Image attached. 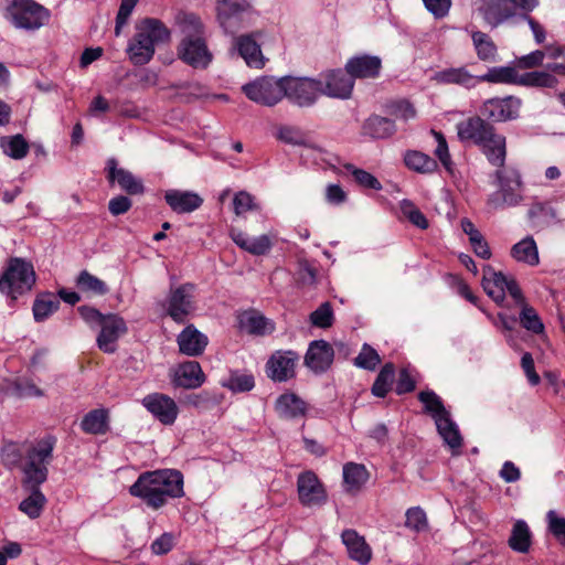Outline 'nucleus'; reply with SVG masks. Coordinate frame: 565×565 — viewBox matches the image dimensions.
Wrapping results in <instances>:
<instances>
[{"label": "nucleus", "instance_id": "f257e3e1", "mask_svg": "<svg viewBox=\"0 0 565 565\" xmlns=\"http://www.w3.org/2000/svg\"><path fill=\"white\" fill-rule=\"evenodd\" d=\"M130 494L142 499L154 510L160 509L169 499L181 498L184 494L183 476L173 469L143 472L130 487Z\"/></svg>", "mask_w": 565, "mask_h": 565}, {"label": "nucleus", "instance_id": "f03ea898", "mask_svg": "<svg viewBox=\"0 0 565 565\" xmlns=\"http://www.w3.org/2000/svg\"><path fill=\"white\" fill-rule=\"evenodd\" d=\"M457 134L461 141L477 145L488 161L502 168L505 161V137L495 131L494 127L480 117H471L457 125Z\"/></svg>", "mask_w": 565, "mask_h": 565}, {"label": "nucleus", "instance_id": "7ed1b4c3", "mask_svg": "<svg viewBox=\"0 0 565 565\" xmlns=\"http://www.w3.org/2000/svg\"><path fill=\"white\" fill-rule=\"evenodd\" d=\"M177 24L182 39L177 47V54L188 65L194 68H205L212 61L201 20L192 13H181L177 18Z\"/></svg>", "mask_w": 565, "mask_h": 565}, {"label": "nucleus", "instance_id": "20e7f679", "mask_svg": "<svg viewBox=\"0 0 565 565\" xmlns=\"http://www.w3.org/2000/svg\"><path fill=\"white\" fill-rule=\"evenodd\" d=\"M135 35L128 44V56L136 65L147 64L153 56L156 47L170 40V30L154 18L140 19L135 26Z\"/></svg>", "mask_w": 565, "mask_h": 565}, {"label": "nucleus", "instance_id": "39448f33", "mask_svg": "<svg viewBox=\"0 0 565 565\" xmlns=\"http://www.w3.org/2000/svg\"><path fill=\"white\" fill-rule=\"evenodd\" d=\"M55 444L56 438L51 435L30 444L21 466L23 488H38L47 480Z\"/></svg>", "mask_w": 565, "mask_h": 565}, {"label": "nucleus", "instance_id": "423d86ee", "mask_svg": "<svg viewBox=\"0 0 565 565\" xmlns=\"http://www.w3.org/2000/svg\"><path fill=\"white\" fill-rule=\"evenodd\" d=\"M50 15V11L34 0H6L4 18L17 29L39 30Z\"/></svg>", "mask_w": 565, "mask_h": 565}, {"label": "nucleus", "instance_id": "0eeeda50", "mask_svg": "<svg viewBox=\"0 0 565 565\" xmlns=\"http://www.w3.org/2000/svg\"><path fill=\"white\" fill-rule=\"evenodd\" d=\"M35 282V273L30 262L13 257L8 262L7 268L0 278V291L10 296L12 300L31 290Z\"/></svg>", "mask_w": 565, "mask_h": 565}, {"label": "nucleus", "instance_id": "6e6552de", "mask_svg": "<svg viewBox=\"0 0 565 565\" xmlns=\"http://www.w3.org/2000/svg\"><path fill=\"white\" fill-rule=\"evenodd\" d=\"M161 307L174 322L183 323L198 309L196 286L191 282L172 286Z\"/></svg>", "mask_w": 565, "mask_h": 565}, {"label": "nucleus", "instance_id": "1a4fd4ad", "mask_svg": "<svg viewBox=\"0 0 565 565\" xmlns=\"http://www.w3.org/2000/svg\"><path fill=\"white\" fill-rule=\"evenodd\" d=\"M216 10L221 26L231 34L245 28L253 15L248 0H217Z\"/></svg>", "mask_w": 565, "mask_h": 565}, {"label": "nucleus", "instance_id": "9d476101", "mask_svg": "<svg viewBox=\"0 0 565 565\" xmlns=\"http://www.w3.org/2000/svg\"><path fill=\"white\" fill-rule=\"evenodd\" d=\"M482 287L486 294L500 306L503 305L507 292L513 301L522 300V291L514 278L507 277L490 266L483 268Z\"/></svg>", "mask_w": 565, "mask_h": 565}, {"label": "nucleus", "instance_id": "9b49d317", "mask_svg": "<svg viewBox=\"0 0 565 565\" xmlns=\"http://www.w3.org/2000/svg\"><path fill=\"white\" fill-rule=\"evenodd\" d=\"M246 96L258 104L273 106L285 97V77H260L243 86Z\"/></svg>", "mask_w": 565, "mask_h": 565}, {"label": "nucleus", "instance_id": "f8f14e48", "mask_svg": "<svg viewBox=\"0 0 565 565\" xmlns=\"http://www.w3.org/2000/svg\"><path fill=\"white\" fill-rule=\"evenodd\" d=\"M323 94V82L307 77H285V97L294 104L311 106Z\"/></svg>", "mask_w": 565, "mask_h": 565}, {"label": "nucleus", "instance_id": "ddd939ff", "mask_svg": "<svg viewBox=\"0 0 565 565\" xmlns=\"http://www.w3.org/2000/svg\"><path fill=\"white\" fill-rule=\"evenodd\" d=\"M498 195L502 206H516L523 200V182L520 172L514 168H501L495 171Z\"/></svg>", "mask_w": 565, "mask_h": 565}, {"label": "nucleus", "instance_id": "4468645a", "mask_svg": "<svg viewBox=\"0 0 565 565\" xmlns=\"http://www.w3.org/2000/svg\"><path fill=\"white\" fill-rule=\"evenodd\" d=\"M297 491L299 501L305 507L322 505L327 501V491L312 471H305L298 476Z\"/></svg>", "mask_w": 565, "mask_h": 565}, {"label": "nucleus", "instance_id": "2eb2a0df", "mask_svg": "<svg viewBox=\"0 0 565 565\" xmlns=\"http://www.w3.org/2000/svg\"><path fill=\"white\" fill-rule=\"evenodd\" d=\"M142 406L161 424L172 425L179 414L173 398L162 393H152L142 398Z\"/></svg>", "mask_w": 565, "mask_h": 565}, {"label": "nucleus", "instance_id": "dca6fc26", "mask_svg": "<svg viewBox=\"0 0 565 565\" xmlns=\"http://www.w3.org/2000/svg\"><path fill=\"white\" fill-rule=\"evenodd\" d=\"M299 356L292 351H276L266 363V373L275 382H286L295 376Z\"/></svg>", "mask_w": 565, "mask_h": 565}, {"label": "nucleus", "instance_id": "f3484780", "mask_svg": "<svg viewBox=\"0 0 565 565\" xmlns=\"http://www.w3.org/2000/svg\"><path fill=\"white\" fill-rule=\"evenodd\" d=\"M521 102L514 97L491 98L483 103L481 114L492 121H507L519 116Z\"/></svg>", "mask_w": 565, "mask_h": 565}, {"label": "nucleus", "instance_id": "a211bd4d", "mask_svg": "<svg viewBox=\"0 0 565 565\" xmlns=\"http://www.w3.org/2000/svg\"><path fill=\"white\" fill-rule=\"evenodd\" d=\"M477 11L492 28L511 18L519 17L505 0H480Z\"/></svg>", "mask_w": 565, "mask_h": 565}, {"label": "nucleus", "instance_id": "6ab92c4d", "mask_svg": "<svg viewBox=\"0 0 565 565\" xmlns=\"http://www.w3.org/2000/svg\"><path fill=\"white\" fill-rule=\"evenodd\" d=\"M341 540L351 559L361 565L369 564L372 558V548L366 543L364 536L360 535L355 530L348 529L342 532Z\"/></svg>", "mask_w": 565, "mask_h": 565}, {"label": "nucleus", "instance_id": "aec40b11", "mask_svg": "<svg viewBox=\"0 0 565 565\" xmlns=\"http://www.w3.org/2000/svg\"><path fill=\"white\" fill-rule=\"evenodd\" d=\"M205 380L201 365L196 361H186L178 365L172 376L174 386L183 388L200 387Z\"/></svg>", "mask_w": 565, "mask_h": 565}, {"label": "nucleus", "instance_id": "412c9836", "mask_svg": "<svg viewBox=\"0 0 565 565\" xmlns=\"http://www.w3.org/2000/svg\"><path fill=\"white\" fill-rule=\"evenodd\" d=\"M177 342L182 354L198 356L203 353L209 340L207 337L200 332L193 324H189L180 332Z\"/></svg>", "mask_w": 565, "mask_h": 565}, {"label": "nucleus", "instance_id": "4be33fe9", "mask_svg": "<svg viewBox=\"0 0 565 565\" xmlns=\"http://www.w3.org/2000/svg\"><path fill=\"white\" fill-rule=\"evenodd\" d=\"M382 67L380 57L359 55L350 58L345 65L347 73L354 78H375Z\"/></svg>", "mask_w": 565, "mask_h": 565}, {"label": "nucleus", "instance_id": "5701e85b", "mask_svg": "<svg viewBox=\"0 0 565 565\" xmlns=\"http://www.w3.org/2000/svg\"><path fill=\"white\" fill-rule=\"evenodd\" d=\"M353 78L342 71H331L324 75L323 94L330 97L348 98L353 89Z\"/></svg>", "mask_w": 565, "mask_h": 565}, {"label": "nucleus", "instance_id": "b1692460", "mask_svg": "<svg viewBox=\"0 0 565 565\" xmlns=\"http://www.w3.org/2000/svg\"><path fill=\"white\" fill-rule=\"evenodd\" d=\"M333 349L326 341H315L310 344L305 362L315 372L327 370L333 361Z\"/></svg>", "mask_w": 565, "mask_h": 565}, {"label": "nucleus", "instance_id": "393cba45", "mask_svg": "<svg viewBox=\"0 0 565 565\" xmlns=\"http://www.w3.org/2000/svg\"><path fill=\"white\" fill-rule=\"evenodd\" d=\"M230 236L239 248L256 256L265 255L273 246L270 237L266 234H263L258 237H249L243 231L232 228Z\"/></svg>", "mask_w": 565, "mask_h": 565}, {"label": "nucleus", "instance_id": "a878e982", "mask_svg": "<svg viewBox=\"0 0 565 565\" xmlns=\"http://www.w3.org/2000/svg\"><path fill=\"white\" fill-rule=\"evenodd\" d=\"M434 79L439 84H455L468 89L480 83V76L471 74L465 66L441 70L435 74Z\"/></svg>", "mask_w": 565, "mask_h": 565}, {"label": "nucleus", "instance_id": "bb28decb", "mask_svg": "<svg viewBox=\"0 0 565 565\" xmlns=\"http://www.w3.org/2000/svg\"><path fill=\"white\" fill-rule=\"evenodd\" d=\"M164 198L169 206L177 213L193 212L203 203L199 194L190 191L170 190L166 192Z\"/></svg>", "mask_w": 565, "mask_h": 565}, {"label": "nucleus", "instance_id": "cd10ccee", "mask_svg": "<svg viewBox=\"0 0 565 565\" xmlns=\"http://www.w3.org/2000/svg\"><path fill=\"white\" fill-rule=\"evenodd\" d=\"M438 434L444 443L450 448L452 455H459L462 447V437L457 424L451 419L450 414L439 417L436 422Z\"/></svg>", "mask_w": 565, "mask_h": 565}, {"label": "nucleus", "instance_id": "c85d7f7f", "mask_svg": "<svg viewBox=\"0 0 565 565\" xmlns=\"http://www.w3.org/2000/svg\"><path fill=\"white\" fill-rule=\"evenodd\" d=\"M108 179L113 183H117L121 190L130 195L139 194L143 191L142 183L129 171L117 168L116 161L113 159L108 160Z\"/></svg>", "mask_w": 565, "mask_h": 565}, {"label": "nucleus", "instance_id": "c756f323", "mask_svg": "<svg viewBox=\"0 0 565 565\" xmlns=\"http://www.w3.org/2000/svg\"><path fill=\"white\" fill-rule=\"evenodd\" d=\"M235 46L248 66L255 68L264 66L260 47L253 35L248 34L236 38Z\"/></svg>", "mask_w": 565, "mask_h": 565}, {"label": "nucleus", "instance_id": "7c9ffc66", "mask_svg": "<svg viewBox=\"0 0 565 565\" xmlns=\"http://www.w3.org/2000/svg\"><path fill=\"white\" fill-rule=\"evenodd\" d=\"M369 471L364 465L348 462L343 466V484L347 492H359L369 480Z\"/></svg>", "mask_w": 565, "mask_h": 565}, {"label": "nucleus", "instance_id": "2f4dec72", "mask_svg": "<svg viewBox=\"0 0 565 565\" xmlns=\"http://www.w3.org/2000/svg\"><path fill=\"white\" fill-rule=\"evenodd\" d=\"M241 329L256 335L269 334L274 331V323L257 311H246L239 316Z\"/></svg>", "mask_w": 565, "mask_h": 565}, {"label": "nucleus", "instance_id": "473e14b6", "mask_svg": "<svg viewBox=\"0 0 565 565\" xmlns=\"http://www.w3.org/2000/svg\"><path fill=\"white\" fill-rule=\"evenodd\" d=\"M276 412L280 417L296 418L306 415L307 404L294 393H285L276 401Z\"/></svg>", "mask_w": 565, "mask_h": 565}, {"label": "nucleus", "instance_id": "72a5a7b5", "mask_svg": "<svg viewBox=\"0 0 565 565\" xmlns=\"http://www.w3.org/2000/svg\"><path fill=\"white\" fill-rule=\"evenodd\" d=\"M511 257L529 266H536L540 263L537 245L532 236H526L511 247Z\"/></svg>", "mask_w": 565, "mask_h": 565}, {"label": "nucleus", "instance_id": "f704fd0d", "mask_svg": "<svg viewBox=\"0 0 565 565\" xmlns=\"http://www.w3.org/2000/svg\"><path fill=\"white\" fill-rule=\"evenodd\" d=\"M77 311L92 329H99L97 344L100 350L106 351V315L90 306H81Z\"/></svg>", "mask_w": 565, "mask_h": 565}, {"label": "nucleus", "instance_id": "c9c22d12", "mask_svg": "<svg viewBox=\"0 0 565 565\" xmlns=\"http://www.w3.org/2000/svg\"><path fill=\"white\" fill-rule=\"evenodd\" d=\"M31 443H15L6 441L1 448V460L2 463L9 468L14 469L23 465V457H26V449Z\"/></svg>", "mask_w": 565, "mask_h": 565}, {"label": "nucleus", "instance_id": "e433bc0d", "mask_svg": "<svg viewBox=\"0 0 565 565\" xmlns=\"http://www.w3.org/2000/svg\"><path fill=\"white\" fill-rule=\"evenodd\" d=\"M508 543L515 552L527 553L530 551L532 544V532L525 521L518 520L513 524Z\"/></svg>", "mask_w": 565, "mask_h": 565}, {"label": "nucleus", "instance_id": "4c0bfd02", "mask_svg": "<svg viewBox=\"0 0 565 565\" xmlns=\"http://www.w3.org/2000/svg\"><path fill=\"white\" fill-rule=\"evenodd\" d=\"M404 162L408 169L423 174L434 173L438 168L434 158L417 150L407 151L404 156Z\"/></svg>", "mask_w": 565, "mask_h": 565}, {"label": "nucleus", "instance_id": "58836bf2", "mask_svg": "<svg viewBox=\"0 0 565 565\" xmlns=\"http://www.w3.org/2000/svg\"><path fill=\"white\" fill-rule=\"evenodd\" d=\"M23 489L29 491L30 494L20 502L19 510L30 519H38L46 504V498L40 487Z\"/></svg>", "mask_w": 565, "mask_h": 565}, {"label": "nucleus", "instance_id": "ea45409f", "mask_svg": "<svg viewBox=\"0 0 565 565\" xmlns=\"http://www.w3.org/2000/svg\"><path fill=\"white\" fill-rule=\"evenodd\" d=\"M514 302L520 307V324L534 334H542L545 328L537 311L529 306L523 297L521 301Z\"/></svg>", "mask_w": 565, "mask_h": 565}, {"label": "nucleus", "instance_id": "a19ab883", "mask_svg": "<svg viewBox=\"0 0 565 565\" xmlns=\"http://www.w3.org/2000/svg\"><path fill=\"white\" fill-rule=\"evenodd\" d=\"M0 148L3 153L14 160L23 159L29 152V143L20 134L0 138Z\"/></svg>", "mask_w": 565, "mask_h": 565}, {"label": "nucleus", "instance_id": "79ce46f5", "mask_svg": "<svg viewBox=\"0 0 565 565\" xmlns=\"http://www.w3.org/2000/svg\"><path fill=\"white\" fill-rule=\"evenodd\" d=\"M471 38L479 60L483 62H494L497 56V46L492 39L481 31L472 32Z\"/></svg>", "mask_w": 565, "mask_h": 565}, {"label": "nucleus", "instance_id": "37998d69", "mask_svg": "<svg viewBox=\"0 0 565 565\" xmlns=\"http://www.w3.org/2000/svg\"><path fill=\"white\" fill-rule=\"evenodd\" d=\"M520 73L512 66H500L490 68L484 75H480V83H501L519 85Z\"/></svg>", "mask_w": 565, "mask_h": 565}, {"label": "nucleus", "instance_id": "c03bdc74", "mask_svg": "<svg viewBox=\"0 0 565 565\" xmlns=\"http://www.w3.org/2000/svg\"><path fill=\"white\" fill-rule=\"evenodd\" d=\"M364 131L373 138H387L394 134L395 125L388 118L372 116L366 120Z\"/></svg>", "mask_w": 565, "mask_h": 565}, {"label": "nucleus", "instance_id": "a18cd8bd", "mask_svg": "<svg viewBox=\"0 0 565 565\" xmlns=\"http://www.w3.org/2000/svg\"><path fill=\"white\" fill-rule=\"evenodd\" d=\"M79 426L85 434H104L106 430V409L97 408L88 412L81 420Z\"/></svg>", "mask_w": 565, "mask_h": 565}, {"label": "nucleus", "instance_id": "49530a36", "mask_svg": "<svg viewBox=\"0 0 565 565\" xmlns=\"http://www.w3.org/2000/svg\"><path fill=\"white\" fill-rule=\"evenodd\" d=\"M60 301L52 295H42L34 300L32 312L36 322L45 321L58 309Z\"/></svg>", "mask_w": 565, "mask_h": 565}, {"label": "nucleus", "instance_id": "de8ad7c7", "mask_svg": "<svg viewBox=\"0 0 565 565\" xmlns=\"http://www.w3.org/2000/svg\"><path fill=\"white\" fill-rule=\"evenodd\" d=\"M418 399L424 404L425 412L429 414L436 422L439 417L450 414L441 398L433 391H422L418 394Z\"/></svg>", "mask_w": 565, "mask_h": 565}, {"label": "nucleus", "instance_id": "09e8293b", "mask_svg": "<svg viewBox=\"0 0 565 565\" xmlns=\"http://www.w3.org/2000/svg\"><path fill=\"white\" fill-rule=\"evenodd\" d=\"M7 393L17 397H42L44 392L29 379H18L8 384Z\"/></svg>", "mask_w": 565, "mask_h": 565}, {"label": "nucleus", "instance_id": "8fccbe9b", "mask_svg": "<svg viewBox=\"0 0 565 565\" xmlns=\"http://www.w3.org/2000/svg\"><path fill=\"white\" fill-rule=\"evenodd\" d=\"M430 135L434 137L436 142V148L434 150V154L439 160L445 170L452 175L455 171V166L451 160V156L449 153L448 143L446 141L445 136L436 130H430Z\"/></svg>", "mask_w": 565, "mask_h": 565}, {"label": "nucleus", "instance_id": "3c124183", "mask_svg": "<svg viewBox=\"0 0 565 565\" xmlns=\"http://www.w3.org/2000/svg\"><path fill=\"white\" fill-rule=\"evenodd\" d=\"M221 384L234 393H243L250 391L255 386V381L252 374L232 372Z\"/></svg>", "mask_w": 565, "mask_h": 565}, {"label": "nucleus", "instance_id": "603ef678", "mask_svg": "<svg viewBox=\"0 0 565 565\" xmlns=\"http://www.w3.org/2000/svg\"><path fill=\"white\" fill-rule=\"evenodd\" d=\"M557 79L548 72H530L520 74L519 85L536 87H554Z\"/></svg>", "mask_w": 565, "mask_h": 565}, {"label": "nucleus", "instance_id": "864d4df0", "mask_svg": "<svg viewBox=\"0 0 565 565\" xmlns=\"http://www.w3.org/2000/svg\"><path fill=\"white\" fill-rule=\"evenodd\" d=\"M76 287L86 294L103 295L105 291V284L99 278L93 276L87 270H82L76 278Z\"/></svg>", "mask_w": 565, "mask_h": 565}, {"label": "nucleus", "instance_id": "5fc2aeb1", "mask_svg": "<svg viewBox=\"0 0 565 565\" xmlns=\"http://www.w3.org/2000/svg\"><path fill=\"white\" fill-rule=\"evenodd\" d=\"M395 374L394 365L385 364L379 373L373 386L372 393L377 397H384L391 388Z\"/></svg>", "mask_w": 565, "mask_h": 565}, {"label": "nucleus", "instance_id": "6e6d98bb", "mask_svg": "<svg viewBox=\"0 0 565 565\" xmlns=\"http://www.w3.org/2000/svg\"><path fill=\"white\" fill-rule=\"evenodd\" d=\"M276 137L278 140L292 146H310L307 135L297 127L281 126L279 127Z\"/></svg>", "mask_w": 565, "mask_h": 565}, {"label": "nucleus", "instance_id": "4d7b16f0", "mask_svg": "<svg viewBox=\"0 0 565 565\" xmlns=\"http://www.w3.org/2000/svg\"><path fill=\"white\" fill-rule=\"evenodd\" d=\"M401 212L403 217L411 222L414 226L426 230L428 227V221L422 211L409 200H403L401 202Z\"/></svg>", "mask_w": 565, "mask_h": 565}, {"label": "nucleus", "instance_id": "13d9d810", "mask_svg": "<svg viewBox=\"0 0 565 565\" xmlns=\"http://www.w3.org/2000/svg\"><path fill=\"white\" fill-rule=\"evenodd\" d=\"M257 210H259V205L250 193L246 191H239L234 195L233 211L236 216H242L246 212Z\"/></svg>", "mask_w": 565, "mask_h": 565}, {"label": "nucleus", "instance_id": "bf43d9fd", "mask_svg": "<svg viewBox=\"0 0 565 565\" xmlns=\"http://www.w3.org/2000/svg\"><path fill=\"white\" fill-rule=\"evenodd\" d=\"M344 168L349 172H351V174L354 178V181L360 186L365 188V189H372V190H381L382 189L380 181L374 175L369 173L367 171L358 169L352 164H345Z\"/></svg>", "mask_w": 565, "mask_h": 565}, {"label": "nucleus", "instance_id": "052dcab7", "mask_svg": "<svg viewBox=\"0 0 565 565\" xmlns=\"http://www.w3.org/2000/svg\"><path fill=\"white\" fill-rule=\"evenodd\" d=\"M380 355L369 344H364L361 352L355 358V365L365 370H374L380 364Z\"/></svg>", "mask_w": 565, "mask_h": 565}, {"label": "nucleus", "instance_id": "680f3d73", "mask_svg": "<svg viewBox=\"0 0 565 565\" xmlns=\"http://www.w3.org/2000/svg\"><path fill=\"white\" fill-rule=\"evenodd\" d=\"M139 0H121L115 24V34L118 36L124 26L127 25L129 18Z\"/></svg>", "mask_w": 565, "mask_h": 565}, {"label": "nucleus", "instance_id": "e2e57ef3", "mask_svg": "<svg viewBox=\"0 0 565 565\" xmlns=\"http://www.w3.org/2000/svg\"><path fill=\"white\" fill-rule=\"evenodd\" d=\"M310 321L319 328H329L333 321V312L329 302L322 303L310 315Z\"/></svg>", "mask_w": 565, "mask_h": 565}, {"label": "nucleus", "instance_id": "0e129e2a", "mask_svg": "<svg viewBox=\"0 0 565 565\" xmlns=\"http://www.w3.org/2000/svg\"><path fill=\"white\" fill-rule=\"evenodd\" d=\"M548 531L562 543L565 544V518L559 516L554 510L546 514Z\"/></svg>", "mask_w": 565, "mask_h": 565}, {"label": "nucleus", "instance_id": "69168bd1", "mask_svg": "<svg viewBox=\"0 0 565 565\" xmlns=\"http://www.w3.org/2000/svg\"><path fill=\"white\" fill-rule=\"evenodd\" d=\"M405 525L416 532L427 527L426 513L420 508H411L406 512Z\"/></svg>", "mask_w": 565, "mask_h": 565}, {"label": "nucleus", "instance_id": "338daca9", "mask_svg": "<svg viewBox=\"0 0 565 565\" xmlns=\"http://www.w3.org/2000/svg\"><path fill=\"white\" fill-rule=\"evenodd\" d=\"M177 543L173 533H163L151 543V551L156 555H163L170 552Z\"/></svg>", "mask_w": 565, "mask_h": 565}, {"label": "nucleus", "instance_id": "774afa93", "mask_svg": "<svg viewBox=\"0 0 565 565\" xmlns=\"http://www.w3.org/2000/svg\"><path fill=\"white\" fill-rule=\"evenodd\" d=\"M108 344L114 339H117L119 335L124 334L127 330L125 321L122 318L116 315H108ZM110 348L108 347V352Z\"/></svg>", "mask_w": 565, "mask_h": 565}]
</instances>
